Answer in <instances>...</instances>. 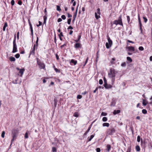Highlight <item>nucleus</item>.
I'll list each match as a JSON object with an SVG mask.
<instances>
[{
  "mask_svg": "<svg viewBox=\"0 0 152 152\" xmlns=\"http://www.w3.org/2000/svg\"><path fill=\"white\" fill-rule=\"evenodd\" d=\"M121 112L120 110H114L113 112V114L114 115H115L116 114H118L119 113Z\"/></svg>",
  "mask_w": 152,
  "mask_h": 152,
  "instance_id": "f3484780",
  "label": "nucleus"
},
{
  "mask_svg": "<svg viewBox=\"0 0 152 152\" xmlns=\"http://www.w3.org/2000/svg\"><path fill=\"white\" fill-rule=\"evenodd\" d=\"M28 22H29V26L30 27V28L31 30V36H33V28L32 27V26L31 23L30 22V21L29 20H28Z\"/></svg>",
  "mask_w": 152,
  "mask_h": 152,
  "instance_id": "1a4fd4ad",
  "label": "nucleus"
},
{
  "mask_svg": "<svg viewBox=\"0 0 152 152\" xmlns=\"http://www.w3.org/2000/svg\"><path fill=\"white\" fill-rule=\"evenodd\" d=\"M116 104V102L115 100L113 99L111 102L110 106H114Z\"/></svg>",
  "mask_w": 152,
  "mask_h": 152,
  "instance_id": "dca6fc26",
  "label": "nucleus"
},
{
  "mask_svg": "<svg viewBox=\"0 0 152 152\" xmlns=\"http://www.w3.org/2000/svg\"><path fill=\"white\" fill-rule=\"evenodd\" d=\"M143 19H144V22L145 23L147 22L148 21V19H147V18L146 17H143Z\"/></svg>",
  "mask_w": 152,
  "mask_h": 152,
  "instance_id": "a18cd8bd",
  "label": "nucleus"
},
{
  "mask_svg": "<svg viewBox=\"0 0 152 152\" xmlns=\"http://www.w3.org/2000/svg\"><path fill=\"white\" fill-rule=\"evenodd\" d=\"M47 18V13H45V15L43 17L44 20L45 21H46Z\"/></svg>",
  "mask_w": 152,
  "mask_h": 152,
  "instance_id": "cd10ccee",
  "label": "nucleus"
},
{
  "mask_svg": "<svg viewBox=\"0 0 152 152\" xmlns=\"http://www.w3.org/2000/svg\"><path fill=\"white\" fill-rule=\"evenodd\" d=\"M19 31H18L17 33V38L18 39L19 38Z\"/></svg>",
  "mask_w": 152,
  "mask_h": 152,
  "instance_id": "0e129e2a",
  "label": "nucleus"
},
{
  "mask_svg": "<svg viewBox=\"0 0 152 152\" xmlns=\"http://www.w3.org/2000/svg\"><path fill=\"white\" fill-rule=\"evenodd\" d=\"M25 71V69L24 68L20 69V70L19 73H20V76H22L23 75V72Z\"/></svg>",
  "mask_w": 152,
  "mask_h": 152,
  "instance_id": "4468645a",
  "label": "nucleus"
},
{
  "mask_svg": "<svg viewBox=\"0 0 152 152\" xmlns=\"http://www.w3.org/2000/svg\"><path fill=\"white\" fill-rule=\"evenodd\" d=\"M87 93V91H85L84 92H83L82 93V94L83 95H85Z\"/></svg>",
  "mask_w": 152,
  "mask_h": 152,
  "instance_id": "774afa93",
  "label": "nucleus"
},
{
  "mask_svg": "<svg viewBox=\"0 0 152 152\" xmlns=\"http://www.w3.org/2000/svg\"><path fill=\"white\" fill-rule=\"evenodd\" d=\"M139 49L140 50L142 51L144 50V48L140 46L139 48Z\"/></svg>",
  "mask_w": 152,
  "mask_h": 152,
  "instance_id": "de8ad7c7",
  "label": "nucleus"
},
{
  "mask_svg": "<svg viewBox=\"0 0 152 152\" xmlns=\"http://www.w3.org/2000/svg\"><path fill=\"white\" fill-rule=\"evenodd\" d=\"M96 150L97 152H100V149L99 148H97L96 149Z\"/></svg>",
  "mask_w": 152,
  "mask_h": 152,
  "instance_id": "4d7b16f0",
  "label": "nucleus"
},
{
  "mask_svg": "<svg viewBox=\"0 0 152 152\" xmlns=\"http://www.w3.org/2000/svg\"><path fill=\"white\" fill-rule=\"evenodd\" d=\"M113 24H115L116 26L118 24H119L121 26H123V23L122 19V15H120L119 17L118 20H114L113 22Z\"/></svg>",
  "mask_w": 152,
  "mask_h": 152,
  "instance_id": "7ed1b4c3",
  "label": "nucleus"
},
{
  "mask_svg": "<svg viewBox=\"0 0 152 152\" xmlns=\"http://www.w3.org/2000/svg\"><path fill=\"white\" fill-rule=\"evenodd\" d=\"M91 129V127H88V130H87V131L85 132V133H84V135H86V134L88 133V132H89V130H90Z\"/></svg>",
  "mask_w": 152,
  "mask_h": 152,
  "instance_id": "c756f323",
  "label": "nucleus"
},
{
  "mask_svg": "<svg viewBox=\"0 0 152 152\" xmlns=\"http://www.w3.org/2000/svg\"><path fill=\"white\" fill-rule=\"evenodd\" d=\"M16 34L14 35V38L13 41V48L12 52L15 53L17 52V46L16 43Z\"/></svg>",
  "mask_w": 152,
  "mask_h": 152,
  "instance_id": "20e7f679",
  "label": "nucleus"
},
{
  "mask_svg": "<svg viewBox=\"0 0 152 152\" xmlns=\"http://www.w3.org/2000/svg\"><path fill=\"white\" fill-rule=\"evenodd\" d=\"M5 134V132L4 131H2V133H1V136L2 138H4Z\"/></svg>",
  "mask_w": 152,
  "mask_h": 152,
  "instance_id": "f704fd0d",
  "label": "nucleus"
},
{
  "mask_svg": "<svg viewBox=\"0 0 152 152\" xmlns=\"http://www.w3.org/2000/svg\"><path fill=\"white\" fill-rule=\"evenodd\" d=\"M37 64L39 66L40 69H44L45 67V65L38 58H37Z\"/></svg>",
  "mask_w": 152,
  "mask_h": 152,
  "instance_id": "423d86ee",
  "label": "nucleus"
},
{
  "mask_svg": "<svg viewBox=\"0 0 152 152\" xmlns=\"http://www.w3.org/2000/svg\"><path fill=\"white\" fill-rule=\"evenodd\" d=\"M57 10L58 11H60L61 10V9L60 8V7L58 5L57 6Z\"/></svg>",
  "mask_w": 152,
  "mask_h": 152,
  "instance_id": "37998d69",
  "label": "nucleus"
},
{
  "mask_svg": "<svg viewBox=\"0 0 152 152\" xmlns=\"http://www.w3.org/2000/svg\"><path fill=\"white\" fill-rule=\"evenodd\" d=\"M97 13L99 15L100 14V9L99 8H98L97 10Z\"/></svg>",
  "mask_w": 152,
  "mask_h": 152,
  "instance_id": "8fccbe9b",
  "label": "nucleus"
},
{
  "mask_svg": "<svg viewBox=\"0 0 152 152\" xmlns=\"http://www.w3.org/2000/svg\"><path fill=\"white\" fill-rule=\"evenodd\" d=\"M81 34H80L78 36V38L77 39L75 40V41L76 42H77L79 41V40H80V39L81 38Z\"/></svg>",
  "mask_w": 152,
  "mask_h": 152,
  "instance_id": "4be33fe9",
  "label": "nucleus"
},
{
  "mask_svg": "<svg viewBox=\"0 0 152 152\" xmlns=\"http://www.w3.org/2000/svg\"><path fill=\"white\" fill-rule=\"evenodd\" d=\"M54 70L56 72L59 73L60 72V70L56 68H54Z\"/></svg>",
  "mask_w": 152,
  "mask_h": 152,
  "instance_id": "79ce46f5",
  "label": "nucleus"
},
{
  "mask_svg": "<svg viewBox=\"0 0 152 152\" xmlns=\"http://www.w3.org/2000/svg\"><path fill=\"white\" fill-rule=\"evenodd\" d=\"M18 4L20 5H21L22 4V2L20 0L18 2Z\"/></svg>",
  "mask_w": 152,
  "mask_h": 152,
  "instance_id": "052dcab7",
  "label": "nucleus"
},
{
  "mask_svg": "<svg viewBox=\"0 0 152 152\" xmlns=\"http://www.w3.org/2000/svg\"><path fill=\"white\" fill-rule=\"evenodd\" d=\"M52 151L53 152H56V149L55 147H53L52 148Z\"/></svg>",
  "mask_w": 152,
  "mask_h": 152,
  "instance_id": "c03bdc74",
  "label": "nucleus"
},
{
  "mask_svg": "<svg viewBox=\"0 0 152 152\" xmlns=\"http://www.w3.org/2000/svg\"><path fill=\"white\" fill-rule=\"evenodd\" d=\"M115 132V130L113 128H109L107 130L106 132L108 135H113Z\"/></svg>",
  "mask_w": 152,
  "mask_h": 152,
  "instance_id": "39448f33",
  "label": "nucleus"
},
{
  "mask_svg": "<svg viewBox=\"0 0 152 152\" xmlns=\"http://www.w3.org/2000/svg\"><path fill=\"white\" fill-rule=\"evenodd\" d=\"M67 14L68 15V18H71L72 17V15L70 14L69 13H67Z\"/></svg>",
  "mask_w": 152,
  "mask_h": 152,
  "instance_id": "bf43d9fd",
  "label": "nucleus"
},
{
  "mask_svg": "<svg viewBox=\"0 0 152 152\" xmlns=\"http://www.w3.org/2000/svg\"><path fill=\"white\" fill-rule=\"evenodd\" d=\"M126 65V64L125 62H124L121 64V66L122 67H125Z\"/></svg>",
  "mask_w": 152,
  "mask_h": 152,
  "instance_id": "e433bc0d",
  "label": "nucleus"
},
{
  "mask_svg": "<svg viewBox=\"0 0 152 152\" xmlns=\"http://www.w3.org/2000/svg\"><path fill=\"white\" fill-rule=\"evenodd\" d=\"M107 148L106 149V150L107 151V152L109 151L111 149V145H110L107 144Z\"/></svg>",
  "mask_w": 152,
  "mask_h": 152,
  "instance_id": "a211bd4d",
  "label": "nucleus"
},
{
  "mask_svg": "<svg viewBox=\"0 0 152 152\" xmlns=\"http://www.w3.org/2000/svg\"><path fill=\"white\" fill-rule=\"evenodd\" d=\"M136 149L137 151H140V148L139 145H137L136 146Z\"/></svg>",
  "mask_w": 152,
  "mask_h": 152,
  "instance_id": "c85d7f7f",
  "label": "nucleus"
},
{
  "mask_svg": "<svg viewBox=\"0 0 152 152\" xmlns=\"http://www.w3.org/2000/svg\"><path fill=\"white\" fill-rule=\"evenodd\" d=\"M115 58H113L112 59V60L111 61V63L112 64H114L115 63L114 62V61H115Z\"/></svg>",
  "mask_w": 152,
  "mask_h": 152,
  "instance_id": "c9c22d12",
  "label": "nucleus"
},
{
  "mask_svg": "<svg viewBox=\"0 0 152 152\" xmlns=\"http://www.w3.org/2000/svg\"><path fill=\"white\" fill-rule=\"evenodd\" d=\"M28 131H27L25 134L24 137L25 138H28Z\"/></svg>",
  "mask_w": 152,
  "mask_h": 152,
  "instance_id": "5701e85b",
  "label": "nucleus"
},
{
  "mask_svg": "<svg viewBox=\"0 0 152 152\" xmlns=\"http://www.w3.org/2000/svg\"><path fill=\"white\" fill-rule=\"evenodd\" d=\"M66 46V44H64V45H61L60 47L61 48H62L63 47H64V46Z\"/></svg>",
  "mask_w": 152,
  "mask_h": 152,
  "instance_id": "13d9d810",
  "label": "nucleus"
},
{
  "mask_svg": "<svg viewBox=\"0 0 152 152\" xmlns=\"http://www.w3.org/2000/svg\"><path fill=\"white\" fill-rule=\"evenodd\" d=\"M139 23V27L140 28L141 31V33H142V24L141 23Z\"/></svg>",
  "mask_w": 152,
  "mask_h": 152,
  "instance_id": "393cba45",
  "label": "nucleus"
},
{
  "mask_svg": "<svg viewBox=\"0 0 152 152\" xmlns=\"http://www.w3.org/2000/svg\"><path fill=\"white\" fill-rule=\"evenodd\" d=\"M15 56L16 57V58H19L20 55L19 53H17L15 55Z\"/></svg>",
  "mask_w": 152,
  "mask_h": 152,
  "instance_id": "4c0bfd02",
  "label": "nucleus"
},
{
  "mask_svg": "<svg viewBox=\"0 0 152 152\" xmlns=\"http://www.w3.org/2000/svg\"><path fill=\"white\" fill-rule=\"evenodd\" d=\"M7 26H8V25H7V22H5L4 23V26L3 27V31H5L6 28V27H7Z\"/></svg>",
  "mask_w": 152,
  "mask_h": 152,
  "instance_id": "6ab92c4d",
  "label": "nucleus"
},
{
  "mask_svg": "<svg viewBox=\"0 0 152 152\" xmlns=\"http://www.w3.org/2000/svg\"><path fill=\"white\" fill-rule=\"evenodd\" d=\"M127 60L128 61H129V62H131L132 61V58L129 57H127Z\"/></svg>",
  "mask_w": 152,
  "mask_h": 152,
  "instance_id": "bb28decb",
  "label": "nucleus"
},
{
  "mask_svg": "<svg viewBox=\"0 0 152 152\" xmlns=\"http://www.w3.org/2000/svg\"><path fill=\"white\" fill-rule=\"evenodd\" d=\"M74 47L76 48H81V44L79 43H76Z\"/></svg>",
  "mask_w": 152,
  "mask_h": 152,
  "instance_id": "ddd939ff",
  "label": "nucleus"
},
{
  "mask_svg": "<svg viewBox=\"0 0 152 152\" xmlns=\"http://www.w3.org/2000/svg\"><path fill=\"white\" fill-rule=\"evenodd\" d=\"M35 47H36V45L35 44L33 47V48H32V50L30 51V55H34L35 53Z\"/></svg>",
  "mask_w": 152,
  "mask_h": 152,
  "instance_id": "6e6552de",
  "label": "nucleus"
},
{
  "mask_svg": "<svg viewBox=\"0 0 152 152\" xmlns=\"http://www.w3.org/2000/svg\"><path fill=\"white\" fill-rule=\"evenodd\" d=\"M77 61L73 59H72L70 61V64H73L74 65H75L77 64Z\"/></svg>",
  "mask_w": 152,
  "mask_h": 152,
  "instance_id": "2eb2a0df",
  "label": "nucleus"
},
{
  "mask_svg": "<svg viewBox=\"0 0 152 152\" xmlns=\"http://www.w3.org/2000/svg\"><path fill=\"white\" fill-rule=\"evenodd\" d=\"M127 21H128V22L129 23H131V22H130V17L129 16H127Z\"/></svg>",
  "mask_w": 152,
  "mask_h": 152,
  "instance_id": "ea45409f",
  "label": "nucleus"
},
{
  "mask_svg": "<svg viewBox=\"0 0 152 152\" xmlns=\"http://www.w3.org/2000/svg\"><path fill=\"white\" fill-rule=\"evenodd\" d=\"M102 126H107L108 127L109 126V124L108 123H104L103 124Z\"/></svg>",
  "mask_w": 152,
  "mask_h": 152,
  "instance_id": "b1692460",
  "label": "nucleus"
},
{
  "mask_svg": "<svg viewBox=\"0 0 152 152\" xmlns=\"http://www.w3.org/2000/svg\"><path fill=\"white\" fill-rule=\"evenodd\" d=\"M10 60L11 61H15V58L13 57L10 56L9 58Z\"/></svg>",
  "mask_w": 152,
  "mask_h": 152,
  "instance_id": "412c9836",
  "label": "nucleus"
},
{
  "mask_svg": "<svg viewBox=\"0 0 152 152\" xmlns=\"http://www.w3.org/2000/svg\"><path fill=\"white\" fill-rule=\"evenodd\" d=\"M71 18H69L67 20V23L68 24H70L71 22Z\"/></svg>",
  "mask_w": 152,
  "mask_h": 152,
  "instance_id": "3c124183",
  "label": "nucleus"
},
{
  "mask_svg": "<svg viewBox=\"0 0 152 152\" xmlns=\"http://www.w3.org/2000/svg\"><path fill=\"white\" fill-rule=\"evenodd\" d=\"M142 112L144 114H146L147 113V112L146 109H143L142 110Z\"/></svg>",
  "mask_w": 152,
  "mask_h": 152,
  "instance_id": "2f4dec72",
  "label": "nucleus"
},
{
  "mask_svg": "<svg viewBox=\"0 0 152 152\" xmlns=\"http://www.w3.org/2000/svg\"><path fill=\"white\" fill-rule=\"evenodd\" d=\"M61 18L63 20H65L66 18V17L64 15H62L61 16Z\"/></svg>",
  "mask_w": 152,
  "mask_h": 152,
  "instance_id": "864d4df0",
  "label": "nucleus"
},
{
  "mask_svg": "<svg viewBox=\"0 0 152 152\" xmlns=\"http://www.w3.org/2000/svg\"><path fill=\"white\" fill-rule=\"evenodd\" d=\"M138 21H139V23H141V20H140V18L139 14H138Z\"/></svg>",
  "mask_w": 152,
  "mask_h": 152,
  "instance_id": "a19ab883",
  "label": "nucleus"
},
{
  "mask_svg": "<svg viewBox=\"0 0 152 152\" xmlns=\"http://www.w3.org/2000/svg\"><path fill=\"white\" fill-rule=\"evenodd\" d=\"M19 131L18 129H14L12 131V138L11 141V144L10 146L12 145V142L16 139L18 135Z\"/></svg>",
  "mask_w": 152,
  "mask_h": 152,
  "instance_id": "f03ea898",
  "label": "nucleus"
},
{
  "mask_svg": "<svg viewBox=\"0 0 152 152\" xmlns=\"http://www.w3.org/2000/svg\"><path fill=\"white\" fill-rule=\"evenodd\" d=\"M107 120V119L106 117H104L102 118V121L104 122L106 121Z\"/></svg>",
  "mask_w": 152,
  "mask_h": 152,
  "instance_id": "58836bf2",
  "label": "nucleus"
},
{
  "mask_svg": "<svg viewBox=\"0 0 152 152\" xmlns=\"http://www.w3.org/2000/svg\"><path fill=\"white\" fill-rule=\"evenodd\" d=\"M142 104L144 106L146 105L147 103L146 102V100L145 99H143L142 100Z\"/></svg>",
  "mask_w": 152,
  "mask_h": 152,
  "instance_id": "a878e982",
  "label": "nucleus"
},
{
  "mask_svg": "<svg viewBox=\"0 0 152 152\" xmlns=\"http://www.w3.org/2000/svg\"><path fill=\"white\" fill-rule=\"evenodd\" d=\"M140 137L139 136H138L137 137V141L138 142H139L140 141Z\"/></svg>",
  "mask_w": 152,
  "mask_h": 152,
  "instance_id": "49530a36",
  "label": "nucleus"
},
{
  "mask_svg": "<svg viewBox=\"0 0 152 152\" xmlns=\"http://www.w3.org/2000/svg\"><path fill=\"white\" fill-rule=\"evenodd\" d=\"M101 115L102 116H106L107 115V113L104 112H102L101 113Z\"/></svg>",
  "mask_w": 152,
  "mask_h": 152,
  "instance_id": "603ef678",
  "label": "nucleus"
},
{
  "mask_svg": "<svg viewBox=\"0 0 152 152\" xmlns=\"http://www.w3.org/2000/svg\"><path fill=\"white\" fill-rule=\"evenodd\" d=\"M73 116L75 117H77L79 116V114L75 112L73 114Z\"/></svg>",
  "mask_w": 152,
  "mask_h": 152,
  "instance_id": "72a5a7b5",
  "label": "nucleus"
},
{
  "mask_svg": "<svg viewBox=\"0 0 152 152\" xmlns=\"http://www.w3.org/2000/svg\"><path fill=\"white\" fill-rule=\"evenodd\" d=\"M62 21V20L61 18H58V20H57V21L58 22H60L61 21Z\"/></svg>",
  "mask_w": 152,
  "mask_h": 152,
  "instance_id": "e2e57ef3",
  "label": "nucleus"
},
{
  "mask_svg": "<svg viewBox=\"0 0 152 152\" xmlns=\"http://www.w3.org/2000/svg\"><path fill=\"white\" fill-rule=\"evenodd\" d=\"M103 80L102 79H100L99 81V84L100 85H102L103 84Z\"/></svg>",
  "mask_w": 152,
  "mask_h": 152,
  "instance_id": "5fc2aeb1",
  "label": "nucleus"
},
{
  "mask_svg": "<svg viewBox=\"0 0 152 152\" xmlns=\"http://www.w3.org/2000/svg\"><path fill=\"white\" fill-rule=\"evenodd\" d=\"M11 4L12 6H13L15 4V1L14 0H12L11 1Z\"/></svg>",
  "mask_w": 152,
  "mask_h": 152,
  "instance_id": "6e6d98bb",
  "label": "nucleus"
},
{
  "mask_svg": "<svg viewBox=\"0 0 152 152\" xmlns=\"http://www.w3.org/2000/svg\"><path fill=\"white\" fill-rule=\"evenodd\" d=\"M108 42H106V46L107 48H109L111 47L112 44V41L109 37L107 38Z\"/></svg>",
  "mask_w": 152,
  "mask_h": 152,
  "instance_id": "0eeeda50",
  "label": "nucleus"
},
{
  "mask_svg": "<svg viewBox=\"0 0 152 152\" xmlns=\"http://www.w3.org/2000/svg\"><path fill=\"white\" fill-rule=\"evenodd\" d=\"M104 87L106 89L110 88L112 87V86L111 85L108 84L107 83V85L106 86H105V85H104Z\"/></svg>",
  "mask_w": 152,
  "mask_h": 152,
  "instance_id": "9b49d317",
  "label": "nucleus"
},
{
  "mask_svg": "<svg viewBox=\"0 0 152 152\" xmlns=\"http://www.w3.org/2000/svg\"><path fill=\"white\" fill-rule=\"evenodd\" d=\"M104 85H105V86H106L107 85V80L104 77Z\"/></svg>",
  "mask_w": 152,
  "mask_h": 152,
  "instance_id": "473e14b6",
  "label": "nucleus"
},
{
  "mask_svg": "<svg viewBox=\"0 0 152 152\" xmlns=\"http://www.w3.org/2000/svg\"><path fill=\"white\" fill-rule=\"evenodd\" d=\"M73 29V28L71 26H69L68 28L67 29Z\"/></svg>",
  "mask_w": 152,
  "mask_h": 152,
  "instance_id": "338daca9",
  "label": "nucleus"
},
{
  "mask_svg": "<svg viewBox=\"0 0 152 152\" xmlns=\"http://www.w3.org/2000/svg\"><path fill=\"white\" fill-rule=\"evenodd\" d=\"M78 7V6H77V7L76 10L75 12L74 13V15L73 16V18H76V17Z\"/></svg>",
  "mask_w": 152,
  "mask_h": 152,
  "instance_id": "aec40b11",
  "label": "nucleus"
},
{
  "mask_svg": "<svg viewBox=\"0 0 152 152\" xmlns=\"http://www.w3.org/2000/svg\"><path fill=\"white\" fill-rule=\"evenodd\" d=\"M129 51H134V48L132 46H129L127 48Z\"/></svg>",
  "mask_w": 152,
  "mask_h": 152,
  "instance_id": "9d476101",
  "label": "nucleus"
},
{
  "mask_svg": "<svg viewBox=\"0 0 152 152\" xmlns=\"http://www.w3.org/2000/svg\"><path fill=\"white\" fill-rule=\"evenodd\" d=\"M95 135V134H94L91 135L90 137H88L87 138V141L89 142L91 141L94 137Z\"/></svg>",
  "mask_w": 152,
  "mask_h": 152,
  "instance_id": "f8f14e48",
  "label": "nucleus"
},
{
  "mask_svg": "<svg viewBox=\"0 0 152 152\" xmlns=\"http://www.w3.org/2000/svg\"><path fill=\"white\" fill-rule=\"evenodd\" d=\"M118 73V72L114 69L111 68L110 69L109 72L108 73V76L109 78H112L111 81L112 84L114 83L115 81V77L116 75Z\"/></svg>",
  "mask_w": 152,
  "mask_h": 152,
  "instance_id": "f257e3e1",
  "label": "nucleus"
},
{
  "mask_svg": "<svg viewBox=\"0 0 152 152\" xmlns=\"http://www.w3.org/2000/svg\"><path fill=\"white\" fill-rule=\"evenodd\" d=\"M95 18H96V19H98L99 18H100V16L99 15H97V13L96 12L95 13Z\"/></svg>",
  "mask_w": 152,
  "mask_h": 152,
  "instance_id": "7c9ffc66",
  "label": "nucleus"
},
{
  "mask_svg": "<svg viewBox=\"0 0 152 152\" xmlns=\"http://www.w3.org/2000/svg\"><path fill=\"white\" fill-rule=\"evenodd\" d=\"M59 37H62L63 36L62 32H60V34L58 35Z\"/></svg>",
  "mask_w": 152,
  "mask_h": 152,
  "instance_id": "680f3d73",
  "label": "nucleus"
},
{
  "mask_svg": "<svg viewBox=\"0 0 152 152\" xmlns=\"http://www.w3.org/2000/svg\"><path fill=\"white\" fill-rule=\"evenodd\" d=\"M130 151H131L130 148H128L126 152H130Z\"/></svg>",
  "mask_w": 152,
  "mask_h": 152,
  "instance_id": "69168bd1",
  "label": "nucleus"
},
{
  "mask_svg": "<svg viewBox=\"0 0 152 152\" xmlns=\"http://www.w3.org/2000/svg\"><path fill=\"white\" fill-rule=\"evenodd\" d=\"M82 96L81 95H79L77 96V99H80L82 98Z\"/></svg>",
  "mask_w": 152,
  "mask_h": 152,
  "instance_id": "09e8293b",
  "label": "nucleus"
}]
</instances>
